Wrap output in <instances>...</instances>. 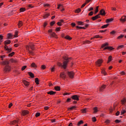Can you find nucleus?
<instances>
[{
  "label": "nucleus",
  "mask_w": 126,
  "mask_h": 126,
  "mask_svg": "<svg viewBox=\"0 0 126 126\" xmlns=\"http://www.w3.org/2000/svg\"><path fill=\"white\" fill-rule=\"evenodd\" d=\"M26 49L27 50L29 54L31 56H34L35 52V47H34V44L32 43H30L28 45L26 46Z\"/></svg>",
  "instance_id": "nucleus-1"
},
{
  "label": "nucleus",
  "mask_w": 126,
  "mask_h": 126,
  "mask_svg": "<svg viewBox=\"0 0 126 126\" xmlns=\"http://www.w3.org/2000/svg\"><path fill=\"white\" fill-rule=\"evenodd\" d=\"M11 43V41L9 40H7L4 42V48L5 51H7V53L8 54L10 53L12 51V48H11V46L9 45L7 46V45H9Z\"/></svg>",
  "instance_id": "nucleus-2"
},
{
  "label": "nucleus",
  "mask_w": 126,
  "mask_h": 126,
  "mask_svg": "<svg viewBox=\"0 0 126 126\" xmlns=\"http://www.w3.org/2000/svg\"><path fill=\"white\" fill-rule=\"evenodd\" d=\"M68 61H65L63 62V64L61 63H58V66H62L63 68H64V69H65L66 68V66L67 65V63H68Z\"/></svg>",
  "instance_id": "nucleus-3"
},
{
  "label": "nucleus",
  "mask_w": 126,
  "mask_h": 126,
  "mask_svg": "<svg viewBox=\"0 0 126 126\" xmlns=\"http://www.w3.org/2000/svg\"><path fill=\"white\" fill-rule=\"evenodd\" d=\"M67 74L69 77V78H71V79H73V78H74V72L73 71H67Z\"/></svg>",
  "instance_id": "nucleus-4"
},
{
  "label": "nucleus",
  "mask_w": 126,
  "mask_h": 126,
  "mask_svg": "<svg viewBox=\"0 0 126 126\" xmlns=\"http://www.w3.org/2000/svg\"><path fill=\"white\" fill-rule=\"evenodd\" d=\"M71 99L72 100H75L76 101H79V95H74L71 96Z\"/></svg>",
  "instance_id": "nucleus-5"
},
{
  "label": "nucleus",
  "mask_w": 126,
  "mask_h": 126,
  "mask_svg": "<svg viewBox=\"0 0 126 126\" xmlns=\"http://www.w3.org/2000/svg\"><path fill=\"white\" fill-rule=\"evenodd\" d=\"M102 63H103V60H102V59H98L96 62V65H98V66H101V64H102Z\"/></svg>",
  "instance_id": "nucleus-6"
},
{
  "label": "nucleus",
  "mask_w": 126,
  "mask_h": 126,
  "mask_svg": "<svg viewBox=\"0 0 126 126\" xmlns=\"http://www.w3.org/2000/svg\"><path fill=\"white\" fill-rule=\"evenodd\" d=\"M60 77L61 78H63V79H65L66 77V74H65V73L64 72H62L60 73Z\"/></svg>",
  "instance_id": "nucleus-7"
},
{
  "label": "nucleus",
  "mask_w": 126,
  "mask_h": 126,
  "mask_svg": "<svg viewBox=\"0 0 126 126\" xmlns=\"http://www.w3.org/2000/svg\"><path fill=\"white\" fill-rule=\"evenodd\" d=\"M120 21L122 22V23H125L126 21V16L124 15L123 16L121 19H120Z\"/></svg>",
  "instance_id": "nucleus-8"
},
{
  "label": "nucleus",
  "mask_w": 126,
  "mask_h": 126,
  "mask_svg": "<svg viewBox=\"0 0 126 126\" xmlns=\"http://www.w3.org/2000/svg\"><path fill=\"white\" fill-rule=\"evenodd\" d=\"M11 68L9 65H7L4 67L3 70L4 71H10Z\"/></svg>",
  "instance_id": "nucleus-9"
},
{
  "label": "nucleus",
  "mask_w": 126,
  "mask_h": 126,
  "mask_svg": "<svg viewBox=\"0 0 126 126\" xmlns=\"http://www.w3.org/2000/svg\"><path fill=\"white\" fill-rule=\"evenodd\" d=\"M99 18H101V16H100V14H98L94 17H92L91 19H92V20H93V21H94L95 20H97V19H98Z\"/></svg>",
  "instance_id": "nucleus-10"
},
{
  "label": "nucleus",
  "mask_w": 126,
  "mask_h": 126,
  "mask_svg": "<svg viewBox=\"0 0 126 126\" xmlns=\"http://www.w3.org/2000/svg\"><path fill=\"white\" fill-rule=\"evenodd\" d=\"M23 83L26 86V87H28L29 85H30V83L28 82L26 80H23Z\"/></svg>",
  "instance_id": "nucleus-11"
},
{
  "label": "nucleus",
  "mask_w": 126,
  "mask_h": 126,
  "mask_svg": "<svg viewBox=\"0 0 126 126\" xmlns=\"http://www.w3.org/2000/svg\"><path fill=\"white\" fill-rule=\"evenodd\" d=\"M0 64H1V65H5L6 64H9V61H4L2 62H0Z\"/></svg>",
  "instance_id": "nucleus-12"
},
{
  "label": "nucleus",
  "mask_w": 126,
  "mask_h": 126,
  "mask_svg": "<svg viewBox=\"0 0 126 126\" xmlns=\"http://www.w3.org/2000/svg\"><path fill=\"white\" fill-rule=\"evenodd\" d=\"M99 16L100 15H102L103 16L106 15V12H105V10L103 9H102L100 11H99Z\"/></svg>",
  "instance_id": "nucleus-13"
},
{
  "label": "nucleus",
  "mask_w": 126,
  "mask_h": 126,
  "mask_svg": "<svg viewBox=\"0 0 126 126\" xmlns=\"http://www.w3.org/2000/svg\"><path fill=\"white\" fill-rule=\"evenodd\" d=\"M28 114H29V112L27 110H23V111H22V116H26V115H28Z\"/></svg>",
  "instance_id": "nucleus-14"
},
{
  "label": "nucleus",
  "mask_w": 126,
  "mask_h": 126,
  "mask_svg": "<svg viewBox=\"0 0 126 126\" xmlns=\"http://www.w3.org/2000/svg\"><path fill=\"white\" fill-rule=\"evenodd\" d=\"M115 48H113L112 46H107L105 47L103 50H109V51H112V50H114Z\"/></svg>",
  "instance_id": "nucleus-15"
},
{
  "label": "nucleus",
  "mask_w": 126,
  "mask_h": 126,
  "mask_svg": "<svg viewBox=\"0 0 126 126\" xmlns=\"http://www.w3.org/2000/svg\"><path fill=\"white\" fill-rule=\"evenodd\" d=\"M106 86L105 85H103L100 88H99V91H100V92H102V91H103V90H104L105 89V88H106Z\"/></svg>",
  "instance_id": "nucleus-16"
},
{
  "label": "nucleus",
  "mask_w": 126,
  "mask_h": 126,
  "mask_svg": "<svg viewBox=\"0 0 126 126\" xmlns=\"http://www.w3.org/2000/svg\"><path fill=\"white\" fill-rule=\"evenodd\" d=\"M114 21L113 18L107 19L106 20V23H110V22H112V21Z\"/></svg>",
  "instance_id": "nucleus-17"
},
{
  "label": "nucleus",
  "mask_w": 126,
  "mask_h": 126,
  "mask_svg": "<svg viewBox=\"0 0 126 126\" xmlns=\"http://www.w3.org/2000/svg\"><path fill=\"white\" fill-rule=\"evenodd\" d=\"M56 93V92L53 91L47 92V94H49V95H55Z\"/></svg>",
  "instance_id": "nucleus-18"
},
{
  "label": "nucleus",
  "mask_w": 126,
  "mask_h": 126,
  "mask_svg": "<svg viewBox=\"0 0 126 126\" xmlns=\"http://www.w3.org/2000/svg\"><path fill=\"white\" fill-rule=\"evenodd\" d=\"M31 67H33V68H37V65L35 63H32L31 65Z\"/></svg>",
  "instance_id": "nucleus-19"
},
{
  "label": "nucleus",
  "mask_w": 126,
  "mask_h": 126,
  "mask_svg": "<svg viewBox=\"0 0 126 126\" xmlns=\"http://www.w3.org/2000/svg\"><path fill=\"white\" fill-rule=\"evenodd\" d=\"M55 90L56 91H61V87L60 86H56L54 87Z\"/></svg>",
  "instance_id": "nucleus-20"
},
{
  "label": "nucleus",
  "mask_w": 126,
  "mask_h": 126,
  "mask_svg": "<svg viewBox=\"0 0 126 126\" xmlns=\"http://www.w3.org/2000/svg\"><path fill=\"white\" fill-rule=\"evenodd\" d=\"M106 46H109V43H108V42H106V43L103 44L101 45V48H105V47H106Z\"/></svg>",
  "instance_id": "nucleus-21"
},
{
  "label": "nucleus",
  "mask_w": 126,
  "mask_h": 126,
  "mask_svg": "<svg viewBox=\"0 0 126 126\" xmlns=\"http://www.w3.org/2000/svg\"><path fill=\"white\" fill-rule=\"evenodd\" d=\"M3 42V36L2 35H0V45Z\"/></svg>",
  "instance_id": "nucleus-22"
},
{
  "label": "nucleus",
  "mask_w": 126,
  "mask_h": 126,
  "mask_svg": "<svg viewBox=\"0 0 126 126\" xmlns=\"http://www.w3.org/2000/svg\"><path fill=\"white\" fill-rule=\"evenodd\" d=\"M50 15V13H46L44 16H43V18L44 19H46V18H48L49 17V16Z\"/></svg>",
  "instance_id": "nucleus-23"
},
{
  "label": "nucleus",
  "mask_w": 126,
  "mask_h": 126,
  "mask_svg": "<svg viewBox=\"0 0 126 126\" xmlns=\"http://www.w3.org/2000/svg\"><path fill=\"white\" fill-rule=\"evenodd\" d=\"M28 74L31 76V77H32V78H34V74L31 72H29Z\"/></svg>",
  "instance_id": "nucleus-24"
},
{
  "label": "nucleus",
  "mask_w": 126,
  "mask_h": 126,
  "mask_svg": "<svg viewBox=\"0 0 126 126\" xmlns=\"http://www.w3.org/2000/svg\"><path fill=\"white\" fill-rule=\"evenodd\" d=\"M10 123L11 125H15V124H17V123H18V120H13L12 121H11Z\"/></svg>",
  "instance_id": "nucleus-25"
},
{
  "label": "nucleus",
  "mask_w": 126,
  "mask_h": 126,
  "mask_svg": "<svg viewBox=\"0 0 126 126\" xmlns=\"http://www.w3.org/2000/svg\"><path fill=\"white\" fill-rule=\"evenodd\" d=\"M83 124H84V122H83V120H81L80 121L78 124H77V126H80V125H83Z\"/></svg>",
  "instance_id": "nucleus-26"
},
{
  "label": "nucleus",
  "mask_w": 126,
  "mask_h": 126,
  "mask_svg": "<svg viewBox=\"0 0 126 126\" xmlns=\"http://www.w3.org/2000/svg\"><path fill=\"white\" fill-rule=\"evenodd\" d=\"M39 79L38 78H35V83L37 85H39Z\"/></svg>",
  "instance_id": "nucleus-27"
},
{
  "label": "nucleus",
  "mask_w": 126,
  "mask_h": 126,
  "mask_svg": "<svg viewBox=\"0 0 126 126\" xmlns=\"http://www.w3.org/2000/svg\"><path fill=\"white\" fill-rule=\"evenodd\" d=\"M94 114H96L98 112V108L97 107H94Z\"/></svg>",
  "instance_id": "nucleus-28"
},
{
  "label": "nucleus",
  "mask_w": 126,
  "mask_h": 126,
  "mask_svg": "<svg viewBox=\"0 0 126 126\" xmlns=\"http://www.w3.org/2000/svg\"><path fill=\"white\" fill-rule=\"evenodd\" d=\"M81 12V9L80 8H78L75 11V13H79V12Z\"/></svg>",
  "instance_id": "nucleus-29"
},
{
  "label": "nucleus",
  "mask_w": 126,
  "mask_h": 126,
  "mask_svg": "<svg viewBox=\"0 0 126 126\" xmlns=\"http://www.w3.org/2000/svg\"><path fill=\"white\" fill-rule=\"evenodd\" d=\"M82 113H83V114H86V113H87V108H84L82 109Z\"/></svg>",
  "instance_id": "nucleus-30"
},
{
  "label": "nucleus",
  "mask_w": 126,
  "mask_h": 126,
  "mask_svg": "<svg viewBox=\"0 0 126 126\" xmlns=\"http://www.w3.org/2000/svg\"><path fill=\"white\" fill-rule=\"evenodd\" d=\"M7 37L8 39H11L12 38V34L8 33Z\"/></svg>",
  "instance_id": "nucleus-31"
},
{
  "label": "nucleus",
  "mask_w": 126,
  "mask_h": 126,
  "mask_svg": "<svg viewBox=\"0 0 126 126\" xmlns=\"http://www.w3.org/2000/svg\"><path fill=\"white\" fill-rule=\"evenodd\" d=\"M18 25V27H19V28H20V27H21V26H22V25H23V23H22V21H20L19 22Z\"/></svg>",
  "instance_id": "nucleus-32"
},
{
  "label": "nucleus",
  "mask_w": 126,
  "mask_h": 126,
  "mask_svg": "<svg viewBox=\"0 0 126 126\" xmlns=\"http://www.w3.org/2000/svg\"><path fill=\"white\" fill-rule=\"evenodd\" d=\"M110 62H112V56H109L107 63H110Z\"/></svg>",
  "instance_id": "nucleus-33"
},
{
  "label": "nucleus",
  "mask_w": 126,
  "mask_h": 126,
  "mask_svg": "<svg viewBox=\"0 0 126 126\" xmlns=\"http://www.w3.org/2000/svg\"><path fill=\"white\" fill-rule=\"evenodd\" d=\"M65 39H66V40H69V41H70V40H71V39H72V38L70 37V36L69 35H66L65 37Z\"/></svg>",
  "instance_id": "nucleus-34"
},
{
  "label": "nucleus",
  "mask_w": 126,
  "mask_h": 126,
  "mask_svg": "<svg viewBox=\"0 0 126 126\" xmlns=\"http://www.w3.org/2000/svg\"><path fill=\"white\" fill-rule=\"evenodd\" d=\"M126 102V98H123L122 100H121V103L122 104H125V103Z\"/></svg>",
  "instance_id": "nucleus-35"
},
{
  "label": "nucleus",
  "mask_w": 126,
  "mask_h": 126,
  "mask_svg": "<svg viewBox=\"0 0 126 126\" xmlns=\"http://www.w3.org/2000/svg\"><path fill=\"white\" fill-rule=\"evenodd\" d=\"M26 10V9L25 8L22 7L20 9V12H24Z\"/></svg>",
  "instance_id": "nucleus-36"
},
{
  "label": "nucleus",
  "mask_w": 126,
  "mask_h": 126,
  "mask_svg": "<svg viewBox=\"0 0 126 126\" xmlns=\"http://www.w3.org/2000/svg\"><path fill=\"white\" fill-rule=\"evenodd\" d=\"M27 68V65L23 66L21 68L22 71H23V70H25V69H26Z\"/></svg>",
  "instance_id": "nucleus-37"
},
{
  "label": "nucleus",
  "mask_w": 126,
  "mask_h": 126,
  "mask_svg": "<svg viewBox=\"0 0 126 126\" xmlns=\"http://www.w3.org/2000/svg\"><path fill=\"white\" fill-rule=\"evenodd\" d=\"M108 26H109V24H107L106 25H104L103 26H102L101 27V29H104V28H107V27H108Z\"/></svg>",
  "instance_id": "nucleus-38"
},
{
  "label": "nucleus",
  "mask_w": 126,
  "mask_h": 126,
  "mask_svg": "<svg viewBox=\"0 0 126 126\" xmlns=\"http://www.w3.org/2000/svg\"><path fill=\"white\" fill-rule=\"evenodd\" d=\"M99 11V6H96L94 14H96Z\"/></svg>",
  "instance_id": "nucleus-39"
},
{
  "label": "nucleus",
  "mask_w": 126,
  "mask_h": 126,
  "mask_svg": "<svg viewBox=\"0 0 126 126\" xmlns=\"http://www.w3.org/2000/svg\"><path fill=\"white\" fill-rule=\"evenodd\" d=\"M18 31H16L15 32V34L14 35V38H16L17 37H18Z\"/></svg>",
  "instance_id": "nucleus-40"
},
{
  "label": "nucleus",
  "mask_w": 126,
  "mask_h": 126,
  "mask_svg": "<svg viewBox=\"0 0 126 126\" xmlns=\"http://www.w3.org/2000/svg\"><path fill=\"white\" fill-rule=\"evenodd\" d=\"M101 73L103 74L104 75H107V73L105 71V70L103 69L101 70Z\"/></svg>",
  "instance_id": "nucleus-41"
},
{
  "label": "nucleus",
  "mask_w": 126,
  "mask_h": 126,
  "mask_svg": "<svg viewBox=\"0 0 126 126\" xmlns=\"http://www.w3.org/2000/svg\"><path fill=\"white\" fill-rule=\"evenodd\" d=\"M77 24H78V25H80V26L83 25V22L78 21L77 22Z\"/></svg>",
  "instance_id": "nucleus-42"
},
{
  "label": "nucleus",
  "mask_w": 126,
  "mask_h": 126,
  "mask_svg": "<svg viewBox=\"0 0 126 126\" xmlns=\"http://www.w3.org/2000/svg\"><path fill=\"white\" fill-rule=\"evenodd\" d=\"M124 36H125V35H124L123 34H121L120 36H119L117 37V39H122V38H124Z\"/></svg>",
  "instance_id": "nucleus-43"
},
{
  "label": "nucleus",
  "mask_w": 126,
  "mask_h": 126,
  "mask_svg": "<svg viewBox=\"0 0 126 126\" xmlns=\"http://www.w3.org/2000/svg\"><path fill=\"white\" fill-rule=\"evenodd\" d=\"M74 109H76V106H72V107H70L69 108H68V109L70 110V111H72V110H73Z\"/></svg>",
  "instance_id": "nucleus-44"
},
{
  "label": "nucleus",
  "mask_w": 126,
  "mask_h": 126,
  "mask_svg": "<svg viewBox=\"0 0 126 126\" xmlns=\"http://www.w3.org/2000/svg\"><path fill=\"white\" fill-rule=\"evenodd\" d=\"M50 36H51V37H56V32H52V33L50 34Z\"/></svg>",
  "instance_id": "nucleus-45"
},
{
  "label": "nucleus",
  "mask_w": 126,
  "mask_h": 126,
  "mask_svg": "<svg viewBox=\"0 0 126 126\" xmlns=\"http://www.w3.org/2000/svg\"><path fill=\"white\" fill-rule=\"evenodd\" d=\"M63 59L64 60H65V61H68V60H69V59H70V58H68V57H66V56H63Z\"/></svg>",
  "instance_id": "nucleus-46"
},
{
  "label": "nucleus",
  "mask_w": 126,
  "mask_h": 126,
  "mask_svg": "<svg viewBox=\"0 0 126 126\" xmlns=\"http://www.w3.org/2000/svg\"><path fill=\"white\" fill-rule=\"evenodd\" d=\"M91 43V41L89 40H86V41H84V44H90Z\"/></svg>",
  "instance_id": "nucleus-47"
},
{
  "label": "nucleus",
  "mask_w": 126,
  "mask_h": 126,
  "mask_svg": "<svg viewBox=\"0 0 126 126\" xmlns=\"http://www.w3.org/2000/svg\"><path fill=\"white\" fill-rule=\"evenodd\" d=\"M124 45H120L117 47V50H120V49H123L124 48Z\"/></svg>",
  "instance_id": "nucleus-48"
},
{
  "label": "nucleus",
  "mask_w": 126,
  "mask_h": 126,
  "mask_svg": "<svg viewBox=\"0 0 126 126\" xmlns=\"http://www.w3.org/2000/svg\"><path fill=\"white\" fill-rule=\"evenodd\" d=\"M87 3L86 2H85V3H84L81 6V8H83V7H84V6H85L87 5Z\"/></svg>",
  "instance_id": "nucleus-49"
},
{
  "label": "nucleus",
  "mask_w": 126,
  "mask_h": 126,
  "mask_svg": "<svg viewBox=\"0 0 126 126\" xmlns=\"http://www.w3.org/2000/svg\"><path fill=\"white\" fill-rule=\"evenodd\" d=\"M40 68L41 69H46V65H42Z\"/></svg>",
  "instance_id": "nucleus-50"
},
{
  "label": "nucleus",
  "mask_w": 126,
  "mask_h": 126,
  "mask_svg": "<svg viewBox=\"0 0 126 126\" xmlns=\"http://www.w3.org/2000/svg\"><path fill=\"white\" fill-rule=\"evenodd\" d=\"M75 25H76V24H75V23H72L71 24V26H72L73 28H74V27H75Z\"/></svg>",
  "instance_id": "nucleus-51"
},
{
  "label": "nucleus",
  "mask_w": 126,
  "mask_h": 126,
  "mask_svg": "<svg viewBox=\"0 0 126 126\" xmlns=\"http://www.w3.org/2000/svg\"><path fill=\"white\" fill-rule=\"evenodd\" d=\"M56 22L55 21H52L50 22V26H53L54 24H55Z\"/></svg>",
  "instance_id": "nucleus-52"
},
{
  "label": "nucleus",
  "mask_w": 126,
  "mask_h": 126,
  "mask_svg": "<svg viewBox=\"0 0 126 126\" xmlns=\"http://www.w3.org/2000/svg\"><path fill=\"white\" fill-rule=\"evenodd\" d=\"M124 114H126V110H122L121 112V115H124Z\"/></svg>",
  "instance_id": "nucleus-53"
},
{
  "label": "nucleus",
  "mask_w": 126,
  "mask_h": 126,
  "mask_svg": "<svg viewBox=\"0 0 126 126\" xmlns=\"http://www.w3.org/2000/svg\"><path fill=\"white\" fill-rule=\"evenodd\" d=\"M11 61L12 63H16L18 62L17 60L11 59Z\"/></svg>",
  "instance_id": "nucleus-54"
},
{
  "label": "nucleus",
  "mask_w": 126,
  "mask_h": 126,
  "mask_svg": "<svg viewBox=\"0 0 126 126\" xmlns=\"http://www.w3.org/2000/svg\"><path fill=\"white\" fill-rule=\"evenodd\" d=\"M40 115H41V114L39 112H37L36 114H35V117L36 118H38V117H39Z\"/></svg>",
  "instance_id": "nucleus-55"
},
{
  "label": "nucleus",
  "mask_w": 126,
  "mask_h": 126,
  "mask_svg": "<svg viewBox=\"0 0 126 126\" xmlns=\"http://www.w3.org/2000/svg\"><path fill=\"white\" fill-rule=\"evenodd\" d=\"M14 52H12L8 55V57H12V56H14Z\"/></svg>",
  "instance_id": "nucleus-56"
},
{
  "label": "nucleus",
  "mask_w": 126,
  "mask_h": 126,
  "mask_svg": "<svg viewBox=\"0 0 126 126\" xmlns=\"http://www.w3.org/2000/svg\"><path fill=\"white\" fill-rule=\"evenodd\" d=\"M93 13H94V12L93 11H91L89 13L88 15H89V16H92V15H93Z\"/></svg>",
  "instance_id": "nucleus-57"
},
{
  "label": "nucleus",
  "mask_w": 126,
  "mask_h": 126,
  "mask_svg": "<svg viewBox=\"0 0 126 126\" xmlns=\"http://www.w3.org/2000/svg\"><path fill=\"white\" fill-rule=\"evenodd\" d=\"M115 122L116 124H120V123H121V120H119L117 119L115 120Z\"/></svg>",
  "instance_id": "nucleus-58"
},
{
  "label": "nucleus",
  "mask_w": 126,
  "mask_h": 126,
  "mask_svg": "<svg viewBox=\"0 0 126 126\" xmlns=\"http://www.w3.org/2000/svg\"><path fill=\"white\" fill-rule=\"evenodd\" d=\"M111 35H114L116 34V32L115 31H113L111 32H110Z\"/></svg>",
  "instance_id": "nucleus-59"
},
{
  "label": "nucleus",
  "mask_w": 126,
  "mask_h": 126,
  "mask_svg": "<svg viewBox=\"0 0 126 126\" xmlns=\"http://www.w3.org/2000/svg\"><path fill=\"white\" fill-rule=\"evenodd\" d=\"M92 121H93V122L95 123V122H96V117H94L92 118Z\"/></svg>",
  "instance_id": "nucleus-60"
},
{
  "label": "nucleus",
  "mask_w": 126,
  "mask_h": 126,
  "mask_svg": "<svg viewBox=\"0 0 126 126\" xmlns=\"http://www.w3.org/2000/svg\"><path fill=\"white\" fill-rule=\"evenodd\" d=\"M43 6H44L45 7H46V6L49 7L50 6V5L48 3H45L43 4Z\"/></svg>",
  "instance_id": "nucleus-61"
},
{
  "label": "nucleus",
  "mask_w": 126,
  "mask_h": 126,
  "mask_svg": "<svg viewBox=\"0 0 126 126\" xmlns=\"http://www.w3.org/2000/svg\"><path fill=\"white\" fill-rule=\"evenodd\" d=\"M76 29L78 30V29H82V27H80V26H77L76 27Z\"/></svg>",
  "instance_id": "nucleus-62"
},
{
  "label": "nucleus",
  "mask_w": 126,
  "mask_h": 126,
  "mask_svg": "<svg viewBox=\"0 0 126 126\" xmlns=\"http://www.w3.org/2000/svg\"><path fill=\"white\" fill-rule=\"evenodd\" d=\"M110 122H111V121H110V120H107L106 121H105V123L107 124H110Z\"/></svg>",
  "instance_id": "nucleus-63"
},
{
  "label": "nucleus",
  "mask_w": 126,
  "mask_h": 126,
  "mask_svg": "<svg viewBox=\"0 0 126 126\" xmlns=\"http://www.w3.org/2000/svg\"><path fill=\"white\" fill-rule=\"evenodd\" d=\"M56 31H61V27L57 28L55 30Z\"/></svg>",
  "instance_id": "nucleus-64"
}]
</instances>
